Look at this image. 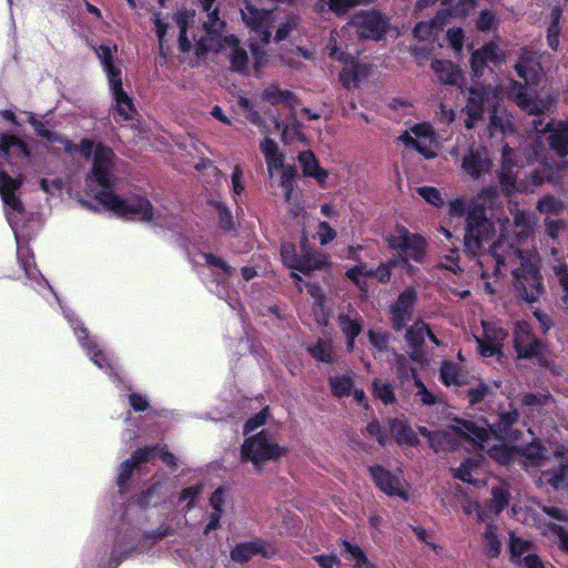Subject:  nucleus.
Masks as SVG:
<instances>
[{
    "label": "nucleus",
    "mask_w": 568,
    "mask_h": 568,
    "mask_svg": "<svg viewBox=\"0 0 568 568\" xmlns=\"http://www.w3.org/2000/svg\"><path fill=\"white\" fill-rule=\"evenodd\" d=\"M297 159L305 176L315 179L321 186L326 183L328 172L320 165L318 160L312 151L300 152Z\"/></svg>",
    "instance_id": "5701e85b"
},
{
    "label": "nucleus",
    "mask_w": 568,
    "mask_h": 568,
    "mask_svg": "<svg viewBox=\"0 0 568 568\" xmlns=\"http://www.w3.org/2000/svg\"><path fill=\"white\" fill-rule=\"evenodd\" d=\"M225 43L231 49L229 53L231 70L247 75L250 59L246 50L241 47L239 38L234 34L227 36L225 37Z\"/></svg>",
    "instance_id": "aec40b11"
},
{
    "label": "nucleus",
    "mask_w": 568,
    "mask_h": 568,
    "mask_svg": "<svg viewBox=\"0 0 568 568\" xmlns=\"http://www.w3.org/2000/svg\"><path fill=\"white\" fill-rule=\"evenodd\" d=\"M275 545L264 538L256 537L248 541L236 544L230 551L232 561L236 564H246L255 556H262L265 559H272L277 555Z\"/></svg>",
    "instance_id": "6e6552de"
},
{
    "label": "nucleus",
    "mask_w": 568,
    "mask_h": 568,
    "mask_svg": "<svg viewBox=\"0 0 568 568\" xmlns=\"http://www.w3.org/2000/svg\"><path fill=\"white\" fill-rule=\"evenodd\" d=\"M510 500V493L508 488L503 485L494 486L491 488V499L488 503V508L496 515L505 510Z\"/></svg>",
    "instance_id": "f704fd0d"
},
{
    "label": "nucleus",
    "mask_w": 568,
    "mask_h": 568,
    "mask_svg": "<svg viewBox=\"0 0 568 568\" xmlns=\"http://www.w3.org/2000/svg\"><path fill=\"white\" fill-rule=\"evenodd\" d=\"M341 544L344 551L355 561L354 568H377V566L367 558L365 551L358 545L352 544L346 539H342Z\"/></svg>",
    "instance_id": "72a5a7b5"
},
{
    "label": "nucleus",
    "mask_w": 568,
    "mask_h": 568,
    "mask_svg": "<svg viewBox=\"0 0 568 568\" xmlns=\"http://www.w3.org/2000/svg\"><path fill=\"white\" fill-rule=\"evenodd\" d=\"M329 262L327 256L318 253H314L308 246L307 239L301 243V253L295 271L310 275L313 271L323 270L328 266Z\"/></svg>",
    "instance_id": "4468645a"
},
{
    "label": "nucleus",
    "mask_w": 568,
    "mask_h": 568,
    "mask_svg": "<svg viewBox=\"0 0 568 568\" xmlns=\"http://www.w3.org/2000/svg\"><path fill=\"white\" fill-rule=\"evenodd\" d=\"M448 214L452 217L466 215V227L464 234V251L468 255H477L485 242L490 241L496 233L494 223L486 215L484 205H474L466 210L464 199L457 197L449 202Z\"/></svg>",
    "instance_id": "7ed1b4c3"
},
{
    "label": "nucleus",
    "mask_w": 568,
    "mask_h": 568,
    "mask_svg": "<svg viewBox=\"0 0 568 568\" xmlns=\"http://www.w3.org/2000/svg\"><path fill=\"white\" fill-rule=\"evenodd\" d=\"M389 432L399 446L417 447L420 440L406 418H389Z\"/></svg>",
    "instance_id": "f3484780"
},
{
    "label": "nucleus",
    "mask_w": 568,
    "mask_h": 568,
    "mask_svg": "<svg viewBox=\"0 0 568 568\" xmlns=\"http://www.w3.org/2000/svg\"><path fill=\"white\" fill-rule=\"evenodd\" d=\"M430 68L443 84L456 85L462 78L459 67L449 60L435 59L432 61Z\"/></svg>",
    "instance_id": "b1692460"
},
{
    "label": "nucleus",
    "mask_w": 568,
    "mask_h": 568,
    "mask_svg": "<svg viewBox=\"0 0 568 568\" xmlns=\"http://www.w3.org/2000/svg\"><path fill=\"white\" fill-rule=\"evenodd\" d=\"M351 23L356 28L358 37L367 40H381L387 28V21L376 11L356 13Z\"/></svg>",
    "instance_id": "9b49d317"
},
{
    "label": "nucleus",
    "mask_w": 568,
    "mask_h": 568,
    "mask_svg": "<svg viewBox=\"0 0 568 568\" xmlns=\"http://www.w3.org/2000/svg\"><path fill=\"white\" fill-rule=\"evenodd\" d=\"M387 245L390 250L399 252L398 256L388 258L384 264L392 271L394 267H403L409 274H414L416 268L409 261L422 264L427 255L426 239L419 233H412L407 227L396 224L394 233L387 235Z\"/></svg>",
    "instance_id": "20e7f679"
},
{
    "label": "nucleus",
    "mask_w": 568,
    "mask_h": 568,
    "mask_svg": "<svg viewBox=\"0 0 568 568\" xmlns=\"http://www.w3.org/2000/svg\"><path fill=\"white\" fill-rule=\"evenodd\" d=\"M439 381L447 387H460L468 384V381L463 374L460 366L457 363L447 359L440 363Z\"/></svg>",
    "instance_id": "393cba45"
},
{
    "label": "nucleus",
    "mask_w": 568,
    "mask_h": 568,
    "mask_svg": "<svg viewBox=\"0 0 568 568\" xmlns=\"http://www.w3.org/2000/svg\"><path fill=\"white\" fill-rule=\"evenodd\" d=\"M418 434L425 437L428 442L429 447L435 454L444 452L452 447L453 438L449 433L445 430H429L425 426H418Z\"/></svg>",
    "instance_id": "bb28decb"
},
{
    "label": "nucleus",
    "mask_w": 568,
    "mask_h": 568,
    "mask_svg": "<svg viewBox=\"0 0 568 568\" xmlns=\"http://www.w3.org/2000/svg\"><path fill=\"white\" fill-rule=\"evenodd\" d=\"M519 257L520 265L511 272L516 295L527 303L537 302L545 291L539 262L523 253Z\"/></svg>",
    "instance_id": "423d86ee"
},
{
    "label": "nucleus",
    "mask_w": 568,
    "mask_h": 568,
    "mask_svg": "<svg viewBox=\"0 0 568 568\" xmlns=\"http://www.w3.org/2000/svg\"><path fill=\"white\" fill-rule=\"evenodd\" d=\"M559 463L551 468L541 470V479L554 489L559 490L565 487L568 481V457H565L562 450L557 449L554 453Z\"/></svg>",
    "instance_id": "2eb2a0df"
},
{
    "label": "nucleus",
    "mask_w": 568,
    "mask_h": 568,
    "mask_svg": "<svg viewBox=\"0 0 568 568\" xmlns=\"http://www.w3.org/2000/svg\"><path fill=\"white\" fill-rule=\"evenodd\" d=\"M518 78L524 82L510 80L509 98L516 105L527 112L529 115H542L545 113V103L542 100L528 93L527 85H538L542 75V65L539 61L537 52L524 47L518 52V59L514 65Z\"/></svg>",
    "instance_id": "f03ea898"
},
{
    "label": "nucleus",
    "mask_w": 568,
    "mask_h": 568,
    "mask_svg": "<svg viewBox=\"0 0 568 568\" xmlns=\"http://www.w3.org/2000/svg\"><path fill=\"white\" fill-rule=\"evenodd\" d=\"M417 193L429 204H433L436 207H442L444 205V199L438 189L434 186H420L417 189Z\"/></svg>",
    "instance_id": "13d9d810"
},
{
    "label": "nucleus",
    "mask_w": 568,
    "mask_h": 568,
    "mask_svg": "<svg viewBox=\"0 0 568 568\" xmlns=\"http://www.w3.org/2000/svg\"><path fill=\"white\" fill-rule=\"evenodd\" d=\"M264 100H267L271 104L284 103L292 106L297 102L296 95L290 90H281L276 87L266 88L262 94Z\"/></svg>",
    "instance_id": "c9c22d12"
},
{
    "label": "nucleus",
    "mask_w": 568,
    "mask_h": 568,
    "mask_svg": "<svg viewBox=\"0 0 568 568\" xmlns=\"http://www.w3.org/2000/svg\"><path fill=\"white\" fill-rule=\"evenodd\" d=\"M17 256L20 266L24 271L26 275L28 277H31L33 275V270L36 268V262L34 256L30 248L28 246H18Z\"/></svg>",
    "instance_id": "603ef678"
},
{
    "label": "nucleus",
    "mask_w": 568,
    "mask_h": 568,
    "mask_svg": "<svg viewBox=\"0 0 568 568\" xmlns=\"http://www.w3.org/2000/svg\"><path fill=\"white\" fill-rule=\"evenodd\" d=\"M210 205L217 211L220 229L225 233L235 231V222L230 207L220 201H210Z\"/></svg>",
    "instance_id": "58836bf2"
},
{
    "label": "nucleus",
    "mask_w": 568,
    "mask_h": 568,
    "mask_svg": "<svg viewBox=\"0 0 568 568\" xmlns=\"http://www.w3.org/2000/svg\"><path fill=\"white\" fill-rule=\"evenodd\" d=\"M476 4L477 0H458L456 4L438 10L435 19L440 22H444L447 18L465 19Z\"/></svg>",
    "instance_id": "cd10ccee"
},
{
    "label": "nucleus",
    "mask_w": 568,
    "mask_h": 568,
    "mask_svg": "<svg viewBox=\"0 0 568 568\" xmlns=\"http://www.w3.org/2000/svg\"><path fill=\"white\" fill-rule=\"evenodd\" d=\"M161 487H162L161 483L158 481V483L152 484L146 489L142 490L135 499L136 506L141 509H146L151 505H156V500L160 497L159 494H160Z\"/></svg>",
    "instance_id": "79ce46f5"
},
{
    "label": "nucleus",
    "mask_w": 568,
    "mask_h": 568,
    "mask_svg": "<svg viewBox=\"0 0 568 568\" xmlns=\"http://www.w3.org/2000/svg\"><path fill=\"white\" fill-rule=\"evenodd\" d=\"M115 155L111 148L106 146L102 142H98L93 153L92 168L112 169L113 160Z\"/></svg>",
    "instance_id": "e433bc0d"
},
{
    "label": "nucleus",
    "mask_w": 568,
    "mask_h": 568,
    "mask_svg": "<svg viewBox=\"0 0 568 568\" xmlns=\"http://www.w3.org/2000/svg\"><path fill=\"white\" fill-rule=\"evenodd\" d=\"M561 17H562L561 9L559 7L552 8V10L550 12V23L547 28L546 38H547L548 47L554 51L558 50L559 43H560L559 38H560V32H561V28H560Z\"/></svg>",
    "instance_id": "7c9ffc66"
},
{
    "label": "nucleus",
    "mask_w": 568,
    "mask_h": 568,
    "mask_svg": "<svg viewBox=\"0 0 568 568\" xmlns=\"http://www.w3.org/2000/svg\"><path fill=\"white\" fill-rule=\"evenodd\" d=\"M417 302L416 290L412 286L406 287L389 306L390 326L395 332H400L413 318L414 307Z\"/></svg>",
    "instance_id": "1a4fd4ad"
},
{
    "label": "nucleus",
    "mask_w": 568,
    "mask_h": 568,
    "mask_svg": "<svg viewBox=\"0 0 568 568\" xmlns=\"http://www.w3.org/2000/svg\"><path fill=\"white\" fill-rule=\"evenodd\" d=\"M498 182L501 189L507 193L511 194L517 191V175L514 170H503L498 173Z\"/></svg>",
    "instance_id": "4d7b16f0"
},
{
    "label": "nucleus",
    "mask_w": 568,
    "mask_h": 568,
    "mask_svg": "<svg viewBox=\"0 0 568 568\" xmlns=\"http://www.w3.org/2000/svg\"><path fill=\"white\" fill-rule=\"evenodd\" d=\"M554 272L564 292L561 301L568 308V265L560 264L554 268Z\"/></svg>",
    "instance_id": "774afa93"
},
{
    "label": "nucleus",
    "mask_w": 568,
    "mask_h": 568,
    "mask_svg": "<svg viewBox=\"0 0 568 568\" xmlns=\"http://www.w3.org/2000/svg\"><path fill=\"white\" fill-rule=\"evenodd\" d=\"M281 257L288 268L295 270V266L297 265L300 254L296 252V246L293 243H283L281 245Z\"/></svg>",
    "instance_id": "bf43d9fd"
},
{
    "label": "nucleus",
    "mask_w": 568,
    "mask_h": 568,
    "mask_svg": "<svg viewBox=\"0 0 568 568\" xmlns=\"http://www.w3.org/2000/svg\"><path fill=\"white\" fill-rule=\"evenodd\" d=\"M85 180L93 181L102 187L94 194V200L116 216L145 223L153 220L154 207L148 197L135 194L126 200L111 191L115 180L112 169L91 168Z\"/></svg>",
    "instance_id": "f257e3e1"
},
{
    "label": "nucleus",
    "mask_w": 568,
    "mask_h": 568,
    "mask_svg": "<svg viewBox=\"0 0 568 568\" xmlns=\"http://www.w3.org/2000/svg\"><path fill=\"white\" fill-rule=\"evenodd\" d=\"M368 473L375 486L385 495L389 497L396 496L405 501L409 499L408 489L403 484L402 470L394 474L384 466L375 464L368 467Z\"/></svg>",
    "instance_id": "0eeeda50"
},
{
    "label": "nucleus",
    "mask_w": 568,
    "mask_h": 568,
    "mask_svg": "<svg viewBox=\"0 0 568 568\" xmlns=\"http://www.w3.org/2000/svg\"><path fill=\"white\" fill-rule=\"evenodd\" d=\"M372 395L386 406L397 402L394 385L381 378H375L372 382Z\"/></svg>",
    "instance_id": "473e14b6"
},
{
    "label": "nucleus",
    "mask_w": 568,
    "mask_h": 568,
    "mask_svg": "<svg viewBox=\"0 0 568 568\" xmlns=\"http://www.w3.org/2000/svg\"><path fill=\"white\" fill-rule=\"evenodd\" d=\"M270 417V407L265 406L263 407L258 413L250 417L244 426H243V434L248 435L250 433H253L258 427L266 424L267 419Z\"/></svg>",
    "instance_id": "09e8293b"
},
{
    "label": "nucleus",
    "mask_w": 568,
    "mask_h": 568,
    "mask_svg": "<svg viewBox=\"0 0 568 568\" xmlns=\"http://www.w3.org/2000/svg\"><path fill=\"white\" fill-rule=\"evenodd\" d=\"M484 337L499 347H504V341L507 337V332L503 327L496 326L491 323H483Z\"/></svg>",
    "instance_id": "3c124183"
},
{
    "label": "nucleus",
    "mask_w": 568,
    "mask_h": 568,
    "mask_svg": "<svg viewBox=\"0 0 568 568\" xmlns=\"http://www.w3.org/2000/svg\"><path fill=\"white\" fill-rule=\"evenodd\" d=\"M135 469H139V465L134 462V459L131 456L130 458L125 459L120 464L116 484L120 488L121 494H124L126 491V485Z\"/></svg>",
    "instance_id": "a19ab883"
},
{
    "label": "nucleus",
    "mask_w": 568,
    "mask_h": 568,
    "mask_svg": "<svg viewBox=\"0 0 568 568\" xmlns=\"http://www.w3.org/2000/svg\"><path fill=\"white\" fill-rule=\"evenodd\" d=\"M204 485L202 483L183 488L179 496V503L187 501L185 509L190 511L194 507L195 501L202 495Z\"/></svg>",
    "instance_id": "49530a36"
},
{
    "label": "nucleus",
    "mask_w": 568,
    "mask_h": 568,
    "mask_svg": "<svg viewBox=\"0 0 568 568\" xmlns=\"http://www.w3.org/2000/svg\"><path fill=\"white\" fill-rule=\"evenodd\" d=\"M371 72V67L365 63H359L354 59L353 63H347L343 67L338 74V80L343 88L346 90L357 89L363 79L367 78Z\"/></svg>",
    "instance_id": "a211bd4d"
},
{
    "label": "nucleus",
    "mask_w": 568,
    "mask_h": 568,
    "mask_svg": "<svg viewBox=\"0 0 568 568\" xmlns=\"http://www.w3.org/2000/svg\"><path fill=\"white\" fill-rule=\"evenodd\" d=\"M333 396L342 398L351 395L354 382L351 376L335 375L328 378Z\"/></svg>",
    "instance_id": "4c0bfd02"
},
{
    "label": "nucleus",
    "mask_w": 568,
    "mask_h": 568,
    "mask_svg": "<svg viewBox=\"0 0 568 568\" xmlns=\"http://www.w3.org/2000/svg\"><path fill=\"white\" fill-rule=\"evenodd\" d=\"M489 458L501 466H508L515 460V456L518 455V446L508 445L501 443L491 446L487 452Z\"/></svg>",
    "instance_id": "c85d7f7f"
},
{
    "label": "nucleus",
    "mask_w": 568,
    "mask_h": 568,
    "mask_svg": "<svg viewBox=\"0 0 568 568\" xmlns=\"http://www.w3.org/2000/svg\"><path fill=\"white\" fill-rule=\"evenodd\" d=\"M562 207H564L562 202L552 195L545 196L544 199L539 200L537 203V209L541 213H549V214L557 215L560 213Z\"/></svg>",
    "instance_id": "052dcab7"
},
{
    "label": "nucleus",
    "mask_w": 568,
    "mask_h": 568,
    "mask_svg": "<svg viewBox=\"0 0 568 568\" xmlns=\"http://www.w3.org/2000/svg\"><path fill=\"white\" fill-rule=\"evenodd\" d=\"M462 166L473 179L476 180L489 170L490 162L488 159L483 156L480 151L471 149L463 158Z\"/></svg>",
    "instance_id": "a878e982"
},
{
    "label": "nucleus",
    "mask_w": 568,
    "mask_h": 568,
    "mask_svg": "<svg viewBox=\"0 0 568 568\" xmlns=\"http://www.w3.org/2000/svg\"><path fill=\"white\" fill-rule=\"evenodd\" d=\"M426 331H428V324L416 322L406 331L405 338L412 347L418 348L425 342Z\"/></svg>",
    "instance_id": "37998d69"
},
{
    "label": "nucleus",
    "mask_w": 568,
    "mask_h": 568,
    "mask_svg": "<svg viewBox=\"0 0 568 568\" xmlns=\"http://www.w3.org/2000/svg\"><path fill=\"white\" fill-rule=\"evenodd\" d=\"M109 80V87L112 94V98L114 100V103H124L128 104V102L132 99L123 89L122 83V77L121 74H116L114 72L111 73V77L108 78Z\"/></svg>",
    "instance_id": "c03bdc74"
},
{
    "label": "nucleus",
    "mask_w": 568,
    "mask_h": 568,
    "mask_svg": "<svg viewBox=\"0 0 568 568\" xmlns=\"http://www.w3.org/2000/svg\"><path fill=\"white\" fill-rule=\"evenodd\" d=\"M286 454L287 448L280 446L266 429L246 437L241 445L242 462H251L258 473L266 462L277 460Z\"/></svg>",
    "instance_id": "39448f33"
},
{
    "label": "nucleus",
    "mask_w": 568,
    "mask_h": 568,
    "mask_svg": "<svg viewBox=\"0 0 568 568\" xmlns=\"http://www.w3.org/2000/svg\"><path fill=\"white\" fill-rule=\"evenodd\" d=\"M307 351L318 362L332 364L334 361L332 344L323 338H318Z\"/></svg>",
    "instance_id": "ea45409f"
},
{
    "label": "nucleus",
    "mask_w": 568,
    "mask_h": 568,
    "mask_svg": "<svg viewBox=\"0 0 568 568\" xmlns=\"http://www.w3.org/2000/svg\"><path fill=\"white\" fill-rule=\"evenodd\" d=\"M532 547L534 544L530 540L516 536L513 530L509 531V559L515 566H519V560L525 557L524 554H529Z\"/></svg>",
    "instance_id": "c756f323"
},
{
    "label": "nucleus",
    "mask_w": 568,
    "mask_h": 568,
    "mask_svg": "<svg viewBox=\"0 0 568 568\" xmlns=\"http://www.w3.org/2000/svg\"><path fill=\"white\" fill-rule=\"evenodd\" d=\"M412 375L415 379V386L417 387V396L425 406H433L437 404L438 398L435 394L429 392L423 381L418 377L416 369H412Z\"/></svg>",
    "instance_id": "de8ad7c7"
},
{
    "label": "nucleus",
    "mask_w": 568,
    "mask_h": 568,
    "mask_svg": "<svg viewBox=\"0 0 568 568\" xmlns=\"http://www.w3.org/2000/svg\"><path fill=\"white\" fill-rule=\"evenodd\" d=\"M548 449L535 439L525 446H518V455L524 458L526 467H540L548 459Z\"/></svg>",
    "instance_id": "412c9836"
},
{
    "label": "nucleus",
    "mask_w": 568,
    "mask_h": 568,
    "mask_svg": "<svg viewBox=\"0 0 568 568\" xmlns=\"http://www.w3.org/2000/svg\"><path fill=\"white\" fill-rule=\"evenodd\" d=\"M520 414L517 408L510 405V408L505 412H499L497 420L489 425V432L497 438L514 437L513 427L518 423Z\"/></svg>",
    "instance_id": "6ab92c4d"
},
{
    "label": "nucleus",
    "mask_w": 568,
    "mask_h": 568,
    "mask_svg": "<svg viewBox=\"0 0 568 568\" xmlns=\"http://www.w3.org/2000/svg\"><path fill=\"white\" fill-rule=\"evenodd\" d=\"M484 539L487 541L486 555L489 558H497L501 551V542L493 527H488L484 532Z\"/></svg>",
    "instance_id": "864d4df0"
},
{
    "label": "nucleus",
    "mask_w": 568,
    "mask_h": 568,
    "mask_svg": "<svg viewBox=\"0 0 568 568\" xmlns=\"http://www.w3.org/2000/svg\"><path fill=\"white\" fill-rule=\"evenodd\" d=\"M514 348L518 358L531 359L542 354V344L526 321L517 322L514 329Z\"/></svg>",
    "instance_id": "9d476101"
},
{
    "label": "nucleus",
    "mask_w": 568,
    "mask_h": 568,
    "mask_svg": "<svg viewBox=\"0 0 568 568\" xmlns=\"http://www.w3.org/2000/svg\"><path fill=\"white\" fill-rule=\"evenodd\" d=\"M296 174V169L293 165H286L285 168L282 169L281 186L283 187L286 201L291 200V195L294 190Z\"/></svg>",
    "instance_id": "8fccbe9b"
},
{
    "label": "nucleus",
    "mask_w": 568,
    "mask_h": 568,
    "mask_svg": "<svg viewBox=\"0 0 568 568\" xmlns=\"http://www.w3.org/2000/svg\"><path fill=\"white\" fill-rule=\"evenodd\" d=\"M450 428L459 438L474 444L481 445L489 438V430L473 420L456 418L455 425H452Z\"/></svg>",
    "instance_id": "dca6fc26"
},
{
    "label": "nucleus",
    "mask_w": 568,
    "mask_h": 568,
    "mask_svg": "<svg viewBox=\"0 0 568 568\" xmlns=\"http://www.w3.org/2000/svg\"><path fill=\"white\" fill-rule=\"evenodd\" d=\"M113 119L116 123L128 122L133 120L134 115L138 113L136 108L134 105L133 99H131L128 104L124 103H113L112 105Z\"/></svg>",
    "instance_id": "a18cd8bd"
},
{
    "label": "nucleus",
    "mask_w": 568,
    "mask_h": 568,
    "mask_svg": "<svg viewBox=\"0 0 568 568\" xmlns=\"http://www.w3.org/2000/svg\"><path fill=\"white\" fill-rule=\"evenodd\" d=\"M337 323L345 337H358L363 331L364 320L358 313L355 317H351L348 314H339Z\"/></svg>",
    "instance_id": "2f4dec72"
},
{
    "label": "nucleus",
    "mask_w": 568,
    "mask_h": 568,
    "mask_svg": "<svg viewBox=\"0 0 568 568\" xmlns=\"http://www.w3.org/2000/svg\"><path fill=\"white\" fill-rule=\"evenodd\" d=\"M298 26V18L295 16L288 17L286 21L281 22L276 29L274 40L275 42L284 41L290 33Z\"/></svg>",
    "instance_id": "e2e57ef3"
},
{
    "label": "nucleus",
    "mask_w": 568,
    "mask_h": 568,
    "mask_svg": "<svg viewBox=\"0 0 568 568\" xmlns=\"http://www.w3.org/2000/svg\"><path fill=\"white\" fill-rule=\"evenodd\" d=\"M102 62L104 70L106 72L108 78L111 77V73L114 72L116 74H122L121 69L114 65L113 62V52L109 45H100L98 50Z\"/></svg>",
    "instance_id": "6e6d98bb"
},
{
    "label": "nucleus",
    "mask_w": 568,
    "mask_h": 568,
    "mask_svg": "<svg viewBox=\"0 0 568 568\" xmlns=\"http://www.w3.org/2000/svg\"><path fill=\"white\" fill-rule=\"evenodd\" d=\"M490 388L486 383L480 382L476 387H470L466 390L469 404L475 406L481 403L489 394Z\"/></svg>",
    "instance_id": "0e129e2a"
},
{
    "label": "nucleus",
    "mask_w": 568,
    "mask_h": 568,
    "mask_svg": "<svg viewBox=\"0 0 568 568\" xmlns=\"http://www.w3.org/2000/svg\"><path fill=\"white\" fill-rule=\"evenodd\" d=\"M371 345L379 352L387 349L389 342V334L386 332H379L369 329L367 333Z\"/></svg>",
    "instance_id": "69168bd1"
},
{
    "label": "nucleus",
    "mask_w": 568,
    "mask_h": 568,
    "mask_svg": "<svg viewBox=\"0 0 568 568\" xmlns=\"http://www.w3.org/2000/svg\"><path fill=\"white\" fill-rule=\"evenodd\" d=\"M469 62L474 77H483L488 62L495 65L501 63V59L498 54V45L494 41L485 43L481 48L471 53Z\"/></svg>",
    "instance_id": "ddd939ff"
},
{
    "label": "nucleus",
    "mask_w": 568,
    "mask_h": 568,
    "mask_svg": "<svg viewBox=\"0 0 568 568\" xmlns=\"http://www.w3.org/2000/svg\"><path fill=\"white\" fill-rule=\"evenodd\" d=\"M159 449L160 444L144 446L132 452L131 457L140 466L149 463L152 458L158 457Z\"/></svg>",
    "instance_id": "5fc2aeb1"
},
{
    "label": "nucleus",
    "mask_w": 568,
    "mask_h": 568,
    "mask_svg": "<svg viewBox=\"0 0 568 568\" xmlns=\"http://www.w3.org/2000/svg\"><path fill=\"white\" fill-rule=\"evenodd\" d=\"M468 92L469 97L463 111L467 114L465 126L471 130L476 122L484 119L487 92L484 87H470Z\"/></svg>",
    "instance_id": "f8f14e48"
},
{
    "label": "nucleus",
    "mask_w": 568,
    "mask_h": 568,
    "mask_svg": "<svg viewBox=\"0 0 568 568\" xmlns=\"http://www.w3.org/2000/svg\"><path fill=\"white\" fill-rule=\"evenodd\" d=\"M22 185V180L13 179L6 171L0 170V195L17 192Z\"/></svg>",
    "instance_id": "680f3d73"
},
{
    "label": "nucleus",
    "mask_w": 568,
    "mask_h": 568,
    "mask_svg": "<svg viewBox=\"0 0 568 568\" xmlns=\"http://www.w3.org/2000/svg\"><path fill=\"white\" fill-rule=\"evenodd\" d=\"M495 23H497L496 14L493 11L485 9L480 11L477 18L476 28L481 32H486L491 30Z\"/></svg>",
    "instance_id": "338daca9"
},
{
    "label": "nucleus",
    "mask_w": 568,
    "mask_h": 568,
    "mask_svg": "<svg viewBox=\"0 0 568 568\" xmlns=\"http://www.w3.org/2000/svg\"><path fill=\"white\" fill-rule=\"evenodd\" d=\"M271 13V10L256 8L250 0H245L243 8H241L243 22L255 32L264 28Z\"/></svg>",
    "instance_id": "4be33fe9"
}]
</instances>
